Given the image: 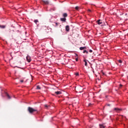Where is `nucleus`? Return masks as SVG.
Here are the masks:
<instances>
[{"mask_svg":"<svg viewBox=\"0 0 128 128\" xmlns=\"http://www.w3.org/2000/svg\"><path fill=\"white\" fill-rule=\"evenodd\" d=\"M100 128H104V126L103 124H100Z\"/></svg>","mask_w":128,"mask_h":128,"instance_id":"obj_15","label":"nucleus"},{"mask_svg":"<svg viewBox=\"0 0 128 128\" xmlns=\"http://www.w3.org/2000/svg\"><path fill=\"white\" fill-rule=\"evenodd\" d=\"M76 56H78V54H76Z\"/></svg>","mask_w":128,"mask_h":128,"instance_id":"obj_29","label":"nucleus"},{"mask_svg":"<svg viewBox=\"0 0 128 128\" xmlns=\"http://www.w3.org/2000/svg\"><path fill=\"white\" fill-rule=\"evenodd\" d=\"M114 110H116V112H120V110H122V108H114Z\"/></svg>","mask_w":128,"mask_h":128,"instance_id":"obj_5","label":"nucleus"},{"mask_svg":"<svg viewBox=\"0 0 128 128\" xmlns=\"http://www.w3.org/2000/svg\"><path fill=\"white\" fill-rule=\"evenodd\" d=\"M28 110L30 114H34V112H38V109H34L32 107H28Z\"/></svg>","mask_w":128,"mask_h":128,"instance_id":"obj_1","label":"nucleus"},{"mask_svg":"<svg viewBox=\"0 0 128 128\" xmlns=\"http://www.w3.org/2000/svg\"><path fill=\"white\" fill-rule=\"evenodd\" d=\"M76 76H78V73H76Z\"/></svg>","mask_w":128,"mask_h":128,"instance_id":"obj_26","label":"nucleus"},{"mask_svg":"<svg viewBox=\"0 0 128 128\" xmlns=\"http://www.w3.org/2000/svg\"><path fill=\"white\" fill-rule=\"evenodd\" d=\"M55 94H62V92H60V91H57V92H55Z\"/></svg>","mask_w":128,"mask_h":128,"instance_id":"obj_13","label":"nucleus"},{"mask_svg":"<svg viewBox=\"0 0 128 128\" xmlns=\"http://www.w3.org/2000/svg\"><path fill=\"white\" fill-rule=\"evenodd\" d=\"M36 90H40V86H36Z\"/></svg>","mask_w":128,"mask_h":128,"instance_id":"obj_16","label":"nucleus"},{"mask_svg":"<svg viewBox=\"0 0 128 128\" xmlns=\"http://www.w3.org/2000/svg\"><path fill=\"white\" fill-rule=\"evenodd\" d=\"M0 28H6V26H4V25H0Z\"/></svg>","mask_w":128,"mask_h":128,"instance_id":"obj_11","label":"nucleus"},{"mask_svg":"<svg viewBox=\"0 0 128 128\" xmlns=\"http://www.w3.org/2000/svg\"><path fill=\"white\" fill-rule=\"evenodd\" d=\"M26 58L27 62H30L32 60L30 59V56H28L26 57Z\"/></svg>","mask_w":128,"mask_h":128,"instance_id":"obj_3","label":"nucleus"},{"mask_svg":"<svg viewBox=\"0 0 128 128\" xmlns=\"http://www.w3.org/2000/svg\"><path fill=\"white\" fill-rule=\"evenodd\" d=\"M108 106H110V104H108Z\"/></svg>","mask_w":128,"mask_h":128,"instance_id":"obj_30","label":"nucleus"},{"mask_svg":"<svg viewBox=\"0 0 128 128\" xmlns=\"http://www.w3.org/2000/svg\"><path fill=\"white\" fill-rule=\"evenodd\" d=\"M6 94L7 98H8V100H10V98H12V97L8 94L6 92Z\"/></svg>","mask_w":128,"mask_h":128,"instance_id":"obj_9","label":"nucleus"},{"mask_svg":"<svg viewBox=\"0 0 128 128\" xmlns=\"http://www.w3.org/2000/svg\"><path fill=\"white\" fill-rule=\"evenodd\" d=\"M96 22L98 24H102V20H98L96 21Z\"/></svg>","mask_w":128,"mask_h":128,"instance_id":"obj_6","label":"nucleus"},{"mask_svg":"<svg viewBox=\"0 0 128 128\" xmlns=\"http://www.w3.org/2000/svg\"><path fill=\"white\" fill-rule=\"evenodd\" d=\"M103 74H104V73H103Z\"/></svg>","mask_w":128,"mask_h":128,"instance_id":"obj_31","label":"nucleus"},{"mask_svg":"<svg viewBox=\"0 0 128 128\" xmlns=\"http://www.w3.org/2000/svg\"><path fill=\"white\" fill-rule=\"evenodd\" d=\"M84 62H85L84 66H88V62H86V60H84Z\"/></svg>","mask_w":128,"mask_h":128,"instance_id":"obj_14","label":"nucleus"},{"mask_svg":"<svg viewBox=\"0 0 128 128\" xmlns=\"http://www.w3.org/2000/svg\"><path fill=\"white\" fill-rule=\"evenodd\" d=\"M20 82H24V80H20Z\"/></svg>","mask_w":128,"mask_h":128,"instance_id":"obj_27","label":"nucleus"},{"mask_svg":"<svg viewBox=\"0 0 128 128\" xmlns=\"http://www.w3.org/2000/svg\"><path fill=\"white\" fill-rule=\"evenodd\" d=\"M60 20L61 22H66V18H60Z\"/></svg>","mask_w":128,"mask_h":128,"instance_id":"obj_8","label":"nucleus"},{"mask_svg":"<svg viewBox=\"0 0 128 128\" xmlns=\"http://www.w3.org/2000/svg\"><path fill=\"white\" fill-rule=\"evenodd\" d=\"M102 26H103L104 25L102 24Z\"/></svg>","mask_w":128,"mask_h":128,"instance_id":"obj_32","label":"nucleus"},{"mask_svg":"<svg viewBox=\"0 0 128 128\" xmlns=\"http://www.w3.org/2000/svg\"><path fill=\"white\" fill-rule=\"evenodd\" d=\"M34 22H35V24H36V22H38V20H34Z\"/></svg>","mask_w":128,"mask_h":128,"instance_id":"obj_18","label":"nucleus"},{"mask_svg":"<svg viewBox=\"0 0 128 128\" xmlns=\"http://www.w3.org/2000/svg\"><path fill=\"white\" fill-rule=\"evenodd\" d=\"M66 32H70V26L68 25L66 26Z\"/></svg>","mask_w":128,"mask_h":128,"instance_id":"obj_4","label":"nucleus"},{"mask_svg":"<svg viewBox=\"0 0 128 128\" xmlns=\"http://www.w3.org/2000/svg\"><path fill=\"white\" fill-rule=\"evenodd\" d=\"M62 16H64V18H66V16H68V14L64 13V14H63Z\"/></svg>","mask_w":128,"mask_h":128,"instance_id":"obj_10","label":"nucleus"},{"mask_svg":"<svg viewBox=\"0 0 128 128\" xmlns=\"http://www.w3.org/2000/svg\"><path fill=\"white\" fill-rule=\"evenodd\" d=\"M88 12H92V10L88 9Z\"/></svg>","mask_w":128,"mask_h":128,"instance_id":"obj_24","label":"nucleus"},{"mask_svg":"<svg viewBox=\"0 0 128 128\" xmlns=\"http://www.w3.org/2000/svg\"><path fill=\"white\" fill-rule=\"evenodd\" d=\"M118 62L120 64H122V60H119Z\"/></svg>","mask_w":128,"mask_h":128,"instance_id":"obj_21","label":"nucleus"},{"mask_svg":"<svg viewBox=\"0 0 128 128\" xmlns=\"http://www.w3.org/2000/svg\"><path fill=\"white\" fill-rule=\"evenodd\" d=\"M76 62H78V58H76Z\"/></svg>","mask_w":128,"mask_h":128,"instance_id":"obj_25","label":"nucleus"},{"mask_svg":"<svg viewBox=\"0 0 128 128\" xmlns=\"http://www.w3.org/2000/svg\"><path fill=\"white\" fill-rule=\"evenodd\" d=\"M122 84H120V88H122Z\"/></svg>","mask_w":128,"mask_h":128,"instance_id":"obj_23","label":"nucleus"},{"mask_svg":"<svg viewBox=\"0 0 128 128\" xmlns=\"http://www.w3.org/2000/svg\"><path fill=\"white\" fill-rule=\"evenodd\" d=\"M44 108H46V110H48V108H50V105H48V104H45L44 105Z\"/></svg>","mask_w":128,"mask_h":128,"instance_id":"obj_7","label":"nucleus"},{"mask_svg":"<svg viewBox=\"0 0 128 128\" xmlns=\"http://www.w3.org/2000/svg\"><path fill=\"white\" fill-rule=\"evenodd\" d=\"M92 106V104L90 103V104H88V106Z\"/></svg>","mask_w":128,"mask_h":128,"instance_id":"obj_28","label":"nucleus"},{"mask_svg":"<svg viewBox=\"0 0 128 128\" xmlns=\"http://www.w3.org/2000/svg\"><path fill=\"white\" fill-rule=\"evenodd\" d=\"M89 52H92V50H89Z\"/></svg>","mask_w":128,"mask_h":128,"instance_id":"obj_22","label":"nucleus"},{"mask_svg":"<svg viewBox=\"0 0 128 128\" xmlns=\"http://www.w3.org/2000/svg\"><path fill=\"white\" fill-rule=\"evenodd\" d=\"M86 46H84V47H80V50H84V49H86Z\"/></svg>","mask_w":128,"mask_h":128,"instance_id":"obj_12","label":"nucleus"},{"mask_svg":"<svg viewBox=\"0 0 128 128\" xmlns=\"http://www.w3.org/2000/svg\"><path fill=\"white\" fill-rule=\"evenodd\" d=\"M78 8H80V7H78V6L75 7V9L76 10H78Z\"/></svg>","mask_w":128,"mask_h":128,"instance_id":"obj_17","label":"nucleus"},{"mask_svg":"<svg viewBox=\"0 0 128 128\" xmlns=\"http://www.w3.org/2000/svg\"><path fill=\"white\" fill-rule=\"evenodd\" d=\"M58 23H56V22L55 23L56 26H58Z\"/></svg>","mask_w":128,"mask_h":128,"instance_id":"obj_20","label":"nucleus"},{"mask_svg":"<svg viewBox=\"0 0 128 128\" xmlns=\"http://www.w3.org/2000/svg\"><path fill=\"white\" fill-rule=\"evenodd\" d=\"M42 4H49L50 2L48 0H42Z\"/></svg>","mask_w":128,"mask_h":128,"instance_id":"obj_2","label":"nucleus"},{"mask_svg":"<svg viewBox=\"0 0 128 128\" xmlns=\"http://www.w3.org/2000/svg\"><path fill=\"white\" fill-rule=\"evenodd\" d=\"M83 52L84 54H85V52H86V54H88V52L86 51V50H84Z\"/></svg>","mask_w":128,"mask_h":128,"instance_id":"obj_19","label":"nucleus"}]
</instances>
